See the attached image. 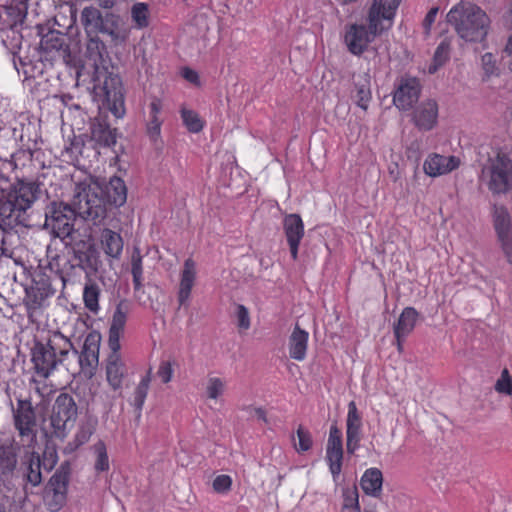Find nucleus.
<instances>
[{
    "label": "nucleus",
    "instance_id": "obj_1",
    "mask_svg": "<svg viewBox=\"0 0 512 512\" xmlns=\"http://www.w3.org/2000/svg\"><path fill=\"white\" fill-rule=\"evenodd\" d=\"M401 0H373L369 11V28L353 24L346 28L344 41L354 55L362 54L377 34L392 27Z\"/></svg>",
    "mask_w": 512,
    "mask_h": 512
},
{
    "label": "nucleus",
    "instance_id": "obj_2",
    "mask_svg": "<svg viewBox=\"0 0 512 512\" xmlns=\"http://www.w3.org/2000/svg\"><path fill=\"white\" fill-rule=\"evenodd\" d=\"M447 22L465 42L481 43L487 36L490 18L479 6L460 2L447 13Z\"/></svg>",
    "mask_w": 512,
    "mask_h": 512
},
{
    "label": "nucleus",
    "instance_id": "obj_3",
    "mask_svg": "<svg viewBox=\"0 0 512 512\" xmlns=\"http://www.w3.org/2000/svg\"><path fill=\"white\" fill-rule=\"evenodd\" d=\"M102 194L100 183L92 177H86L75 183L71 204L81 218L100 224L107 215L106 201Z\"/></svg>",
    "mask_w": 512,
    "mask_h": 512
},
{
    "label": "nucleus",
    "instance_id": "obj_4",
    "mask_svg": "<svg viewBox=\"0 0 512 512\" xmlns=\"http://www.w3.org/2000/svg\"><path fill=\"white\" fill-rule=\"evenodd\" d=\"M481 178L494 195L512 191V159L503 152H497L482 168Z\"/></svg>",
    "mask_w": 512,
    "mask_h": 512
},
{
    "label": "nucleus",
    "instance_id": "obj_5",
    "mask_svg": "<svg viewBox=\"0 0 512 512\" xmlns=\"http://www.w3.org/2000/svg\"><path fill=\"white\" fill-rule=\"evenodd\" d=\"M101 106L109 110L116 118L125 115V100L121 78L112 73L105 75L103 83L94 87Z\"/></svg>",
    "mask_w": 512,
    "mask_h": 512
},
{
    "label": "nucleus",
    "instance_id": "obj_6",
    "mask_svg": "<svg viewBox=\"0 0 512 512\" xmlns=\"http://www.w3.org/2000/svg\"><path fill=\"white\" fill-rule=\"evenodd\" d=\"M78 215L72 204L53 202L46 210L45 226L60 238L67 237L73 231L75 216Z\"/></svg>",
    "mask_w": 512,
    "mask_h": 512
},
{
    "label": "nucleus",
    "instance_id": "obj_7",
    "mask_svg": "<svg viewBox=\"0 0 512 512\" xmlns=\"http://www.w3.org/2000/svg\"><path fill=\"white\" fill-rule=\"evenodd\" d=\"M77 405L73 397L61 393L52 407L50 422L56 432H63L74 426L77 418Z\"/></svg>",
    "mask_w": 512,
    "mask_h": 512
},
{
    "label": "nucleus",
    "instance_id": "obj_8",
    "mask_svg": "<svg viewBox=\"0 0 512 512\" xmlns=\"http://www.w3.org/2000/svg\"><path fill=\"white\" fill-rule=\"evenodd\" d=\"M38 191L39 186L34 182L18 181L8 193L7 202L4 204L3 210H6V205L9 206V214L7 216H11L14 212H25L37 199Z\"/></svg>",
    "mask_w": 512,
    "mask_h": 512
},
{
    "label": "nucleus",
    "instance_id": "obj_9",
    "mask_svg": "<svg viewBox=\"0 0 512 512\" xmlns=\"http://www.w3.org/2000/svg\"><path fill=\"white\" fill-rule=\"evenodd\" d=\"M69 476L70 465L68 462H65L60 465L48 482L46 494L49 497L50 493H52V499L48 505L53 511L60 510L66 502Z\"/></svg>",
    "mask_w": 512,
    "mask_h": 512
},
{
    "label": "nucleus",
    "instance_id": "obj_10",
    "mask_svg": "<svg viewBox=\"0 0 512 512\" xmlns=\"http://www.w3.org/2000/svg\"><path fill=\"white\" fill-rule=\"evenodd\" d=\"M31 399H18L13 409L14 424L22 437L32 439L34 436L36 415Z\"/></svg>",
    "mask_w": 512,
    "mask_h": 512
},
{
    "label": "nucleus",
    "instance_id": "obj_11",
    "mask_svg": "<svg viewBox=\"0 0 512 512\" xmlns=\"http://www.w3.org/2000/svg\"><path fill=\"white\" fill-rule=\"evenodd\" d=\"M130 311L131 305L127 300H121L117 303L109 328L108 345L110 350H120V339L124 335V329Z\"/></svg>",
    "mask_w": 512,
    "mask_h": 512
},
{
    "label": "nucleus",
    "instance_id": "obj_12",
    "mask_svg": "<svg viewBox=\"0 0 512 512\" xmlns=\"http://www.w3.org/2000/svg\"><path fill=\"white\" fill-rule=\"evenodd\" d=\"M460 164L457 156L431 153L423 162V171L427 176L436 178L456 170Z\"/></svg>",
    "mask_w": 512,
    "mask_h": 512
},
{
    "label": "nucleus",
    "instance_id": "obj_13",
    "mask_svg": "<svg viewBox=\"0 0 512 512\" xmlns=\"http://www.w3.org/2000/svg\"><path fill=\"white\" fill-rule=\"evenodd\" d=\"M31 360L35 375L39 378H48L59 364V360L55 358L53 351L46 344L40 342H37L32 348Z\"/></svg>",
    "mask_w": 512,
    "mask_h": 512
},
{
    "label": "nucleus",
    "instance_id": "obj_14",
    "mask_svg": "<svg viewBox=\"0 0 512 512\" xmlns=\"http://www.w3.org/2000/svg\"><path fill=\"white\" fill-rule=\"evenodd\" d=\"M420 84L416 78H402L397 85L393 103L399 110H409L418 101Z\"/></svg>",
    "mask_w": 512,
    "mask_h": 512
},
{
    "label": "nucleus",
    "instance_id": "obj_15",
    "mask_svg": "<svg viewBox=\"0 0 512 512\" xmlns=\"http://www.w3.org/2000/svg\"><path fill=\"white\" fill-rule=\"evenodd\" d=\"M439 108L435 100L421 102L413 112V123L421 131H430L438 123Z\"/></svg>",
    "mask_w": 512,
    "mask_h": 512
},
{
    "label": "nucleus",
    "instance_id": "obj_16",
    "mask_svg": "<svg viewBox=\"0 0 512 512\" xmlns=\"http://www.w3.org/2000/svg\"><path fill=\"white\" fill-rule=\"evenodd\" d=\"M285 236L294 260L298 257V248L304 236V224L298 214H289L283 221Z\"/></svg>",
    "mask_w": 512,
    "mask_h": 512
},
{
    "label": "nucleus",
    "instance_id": "obj_17",
    "mask_svg": "<svg viewBox=\"0 0 512 512\" xmlns=\"http://www.w3.org/2000/svg\"><path fill=\"white\" fill-rule=\"evenodd\" d=\"M196 279V262L192 258H188L184 261L183 269L180 274V283L178 290V301L180 305H184L189 300Z\"/></svg>",
    "mask_w": 512,
    "mask_h": 512
},
{
    "label": "nucleus",
    "instance_id": "obj_18",
    "mask_svg": "<svg viewBox=\"0 0 512 512\" xmlns=\"http://www.w3.org/2000/svg\"><path fill=\"white\" fill-rule=\"evenodd\" d=\"M162 108V101L157 97H153L148 105L146 131L153 142H157L161 138V126L163 120L161 119L160 114Z\"/></svg>",
    "mask_w": 512,
    "mask_h": 512
},
{
    "label": "nucleus",
    "instance_id": "obj_19",
    "mask_svg": "<svg viewBox=\"0 0 512 512\" xmlns=\"http://www.w3.org/2000/svg\"><path fill=\"white\" fill-rule=\"evenodd\" d=\"M309 333L296 325L288 338V352L291 359L303 361L307 355Z\"/></svg>",
    "mask_w": 512,
    "mask_h": 512
},
{
    "label": "nucleus",
    "instance_id": "obj_20",
    "mask_svg": "<svg viewBox=\"0 0 512 512\" xmlns=\"http://www.w3.org/2000/svg\"><path fill=\"white\" fill-rule=\"evenodd\" d=\"M124 373L125 368L120 350H111L106 363V378L114 390L121 388Z\"/></svg>",
    "mask_w": 512,
    "mask_h": 512
},
{
    "label": "nucleus",
    "instance_id": "obj_21",
    "mask_svg": "<svg viewBox=\"0 0 512 512\" xmlns=\"http://www.w3.org/2000/svg\"><path fill=\"white\" fill-rule=\"evenodd\" d=\"M26 10L27 7L23 2L3 7L0 10V20L3 25L1 30L9 28L14 32L23 23L26 17Z\"/></svg>",
    "mask_w": 512,
    "mask_h": 512
},
{
    "label": "nucleus",
    "instance_id": "obj_22",
    "mask_svg": "<svg viewBox=\"0 0 512 512\" xmlns=\"http://www.w3.org/2000/svg\"><path fill=\"white\" fill-rule=\"evenodd\" d=\"M362 432V417L357 409L356 403L351 401L348 404L346 419L347 448L356 446Z\"/></svg>",
    "mask_w": 512,
    "mask_h": 512
},
{
    "label": "nucleus",
    "instance_id": "obj_23",
    "mask_svg": "<svg viewBox=\"0 0 512 512\" xmlns=\"http://www.w3.org/2000/svg\"><path fill=\"white\" fill-rule=\"evenodd\" d=\"M106 204L109 203L115 207H121L127 200V188L125 182L118 176L110 178L103 189Z\"/></svg>",
    "mask_w": 512,
    "mask_h": 512
},
{
    "label": "nucleus",
    "instance_id": "obj_24",
    "mask_svg": "<svg viewBox=\"0 0 512 512\" xmlns=\"http://www.w3.org/2000/svg\"><path fill=\"white\" fill-rule=\"evenodd\" d=\"M383 475L378 468L367 469L361 477L360 486L364 493L374 499L382 495Z\"/></svg>",
    "mask_w": 512,
    "mask_h": 512
},
{
    "label": "nucleus",
    "instance_id": "obj_25",
    "mask_svg": "<svg viewBox=\"0 0 512 512\" xmlns=\"http://www.w3.org/2000/svg\"><path fill=\"white\" fill-rule=\"evenodd\" d=\"M100 243L107 256L114 259H118L121 256L124 242L119 233L108 228L103 229L100 236Z\"/></svg>",
    "mask_w": 512,
    "mask_h": 512
},
{
    "label": "nucleus",
    "instance_id": "obj_26",
    "mask_svg": "<svg viewBox=\"0 0 512 512\" xmlns=\"http://www.w3.org/2000/svg\"><path fill=\"white\" fill-rule=\"evenodd\" d=\"M99 32L108 34L114 42L119 43L125 42L129 35L128 29L121 26V18L112 13L105 15V21Z\"/></svg>",
    "mask_w": 512,
    "mask_h": 512
},
{
    "label": "nucleus",
    "instance_id": "obj_27",
    "mask_svg": "<svg viewBox=\"0 0 512 512\" xmlns=\"http://www.w3.org/2000/svg\"><path fill=\"white\" fill-rule=\"evenodd\" d=\"M65 36L58 31H49L43 35L40 40V48L51 57L63 55L65 53Z\"/></svg>",
    "mask_w": 512,
    "mask_h": 512
},
{
    "label": "nucleus",
    "instance_id": "obj_28",
    "mask_svg": "<svg viewBox=\"0 0 512 512\" xmlns=\"http://www.w3.org/2000/svg\"><path fill=\"white\" fill-rule=\"evenodd\" d=\"M492 220L498 238L512 235L511 216L504 205H494Z\"/></svg>",
    "mask_w": 512,
    "mask_h": 512
},
{
    "label": "nucleus",
    "instance_id": "obj_29",
    "mask_svg": "<svg viewBox=\"0 0 512 512\" xmlns=\"http://www.w3.org/2000/svg\"><path fill=\"white\" fill-rule=\"evenodd\" d=\"M417 319V311L412 307H406L394 325L395 338L405 339L413 331Z\"/></svg>",
    "mask_w": 512,
    "mask_h": 512
},
{
    "label": "nucleus",
    "instance_id": "obj_30",
    "mask_svg": "<svg viewBox=\"0 0 512 512\" xmlns=\"http://www.w3.org/2000/svg\"><path fill=\"white\" fill-rule=\"evenodd\" d=\"M227 390V381L218 376H209L204 383V396L215 404L223 401Z\"/></svg>",
    "mask_w": 512,
    "mask_h": 512
},
{
    "label": "nucleus",
    "instance_id": "obj_31",
    "mask_svg": "<svg viewBox=\"0 0 512 512\" xmlns=\"http://www.w3.org/2000/svg\"><path fill=\"white\" fill-rule=\"evenodd\" d=\"M46 345L51 351H53V354L55 355V358L59 360V363L64 360L73 348L70 339L60 332H53Z\"/></svg>",
    "mask_w": 512,
    "mask_h": 512
},
{
    "label": "nucleus",
    "instance_id": "obj_32",
    "mask_svg": "<svg viewBox=\"0 0 512 512\" xmlns=\"http://www.w3.org/2000/svg\"><path fill=\"white\" fill-rule=\"evenodd\" d=\"M355 102L363 110H367L371 100L370 77L367 73L360 75L355 82Z\"/></svg>",
    "mask_w": 512,
    "mask_h": 512
},
{
    "label": "nucleus",
    "instance_id": "obj_33",
    "mask_svg": "<svg viewBox=\"0 0 512 512\" xmlns=\"http://www.w3.org/2000/svg\"><path fill=\"white\" fill-rule=\"evenodd\" d=\"M100 289L96 283L88 282L84 286L83 301L85 307L93 314L100 311L99 305Z\"/></svg>",
    "mask_w": 512,
    "mask_h": 512
},
{
    "label": "nucleus",
    "instance_id": "obj_34",
    "mask_svg": "<svg viewBox=\"0 0 512 512\" xmlns=\"http://www.w3.org/2000/svg\"><path fill=\"white\" fill-rule=\"evenodd\" d=\"M81 21L87 30L99 31L105 21V16L103 17L95 7H85L81 14Z\"/></svg>",
    "mask_w": 512,
    "mask_h": 512
},
{
    "label": "nucleus",
    "instance_id": "obj_35",
    "mask_svg": "<svg viewBox=\"0 0 512 512\" xmlns=\"http://www.w3.org/2000/svg\"><path fill=\"white\" fill-rule=\"evenodd\" d=\"M31 382L33 393L40 398V402L37 405L45 406L54 392L53 386L47 382V378H39L36 375L33 376Z\"/></svg>",
    "mask_w": 512,
    "mask_h": 512
},
{
    "label": "nucleus",
    "instance_id": "obj_36",
    "mask_svg": "<svg viewBox=\"0 0 512 512\" xmlns=\"http://www.w3.org/2000/svg\"><path fill=\"white\" fill-rule=\"evenodd\" d=\"M180 113L183 124L189 132L199 133L203 129L204 121L196 111L183 107Z\"/></svg>",
    "mask_w": 512,
    "mask_h": 512
},
{
    "label": "nucleus",
    "instance_id": "obj_37",
    "mask_svg": "<svg viewBox=\"0 0 512 512\" xmlns=\"http://www.w3.org/2000/svg\"><path fill=\"white\" fill-rule=\"evenodd\" d=\"M149 7L146 3L137 2L131 8V17L138 29L146 28L149 25Z\"/></svg>",
    "mask_w": 512,
    "mask_h": 512
},
{
    "label": "nucleus",
    "instance_id": "obj_38",
    "mask_svg": "<svg viewBox=\"0 0 512 512\" xmlns=\"http://www.w3.org/2000/svg\"><path fill=\"white\" fill-rule=\"evenodd\" d=\"M131 273L135 290H139L143 284L142 255L138 248H135L131 256Z\"/></svg>",
    "mask_w": 512,
    "mask_h": 512
},
{
    "label": "nucleus",
    "instance_id": "obj_39",
    "mask_svg": "<svg viewBox=\"0 0 512 512\" xmlns=\"http://www.w3.org/2000/svg\"><path fill=\"white\" fill-rule=\"evenodd\" d=\"M27 481L33 486H38L42 481L41 475V458L38 453L33 450L29 459Z\"/></svg>",
    "mask_w": 512,
    "mask_h": 512
},
{
    "label": "nucleus",
    "instance_id": "obj_40",
    "mask_svg": "<svg viewBox=\"0 0 512 512\" xmlns=\"http://www.w3.org/2000/svg\"><path fill=\"white\" fill-rule=\"evenodd\" d=\"M333 480L337 481L342 471L343 450H327L325 457Z\"/></svg>",
    "mask_w": 512,
    "mask_h": 512
},
{
    "label": "nucleus",
    "instance_id": "obj_41",
    "mask_svg": "<svg viewBox=\"0 0 512 512\" xmlns=\"http://www.w3.org/2000/svg\"><path fill=\"white\" fill-rule=\"evenodd\" d=\"M151 382V371L144 376L139 382L134 392L133 404L136 408L141 409L148 394L149 385Z\"/></svg>",
    "mask_w": 512,
    "mask_h": 512
},
{
    "label": "nucleus",
    "instance_id": "obj_42",
    "mask_svg": "<svg viewBox=\"0 0 512 512\" xmlns=\"http://www.w3.org/2000/svg\"><path fill=\"white\" fill-rule=\"evenodd\" d=\"M17 464V455L14 450H0V473L2 475L11 474Z\"/></svg>",
    "mask_w": 512,
    "mask_h": 512
},
{
    "label": "nucleus",
    "instance_id": "obj_43",
    "mask_svg": "<svg viewBox=\"0 0 512 512\" xmlns=\"http://www.w3.org/2000/svg\"><path fill=\"white\" fill-rule=\"evenodd\" d=\"M449 52L450 43L446 40L442 41L435 51L434 64L429 68L430 73L436 72L438 67L446 62V60L449 58Z\"/></svg>",
    "mask_w": 512,
    "mask_h": 512
},
{
    "label": "nucleus",
    "instance_id": "obj_44",
    "mask_svg": "<svg viewBox=\"0 0 512 512\" xmlns=\"http://www.w3.org/2000/svg\"><path fill=\"white\" fill-rule=\"evenodd\" d=\"M342 496L344 509H354L358 512L360 511L359 494L356 486L344 488Z\"/></svg>",
    "mask_w": 512,
    "mask_h": 512
},
{
    "label": "nucleus",
    "instance_id": "obj_45",
    "mask_svg": "<svg viewBox=\"0 0 512 512\" xmlns=\"http://www.w3.org/2000/svg\"><path fill=\"white\" fill-rule=\"evenodd\" d=\"M494 388L497 393L512 397V377L507 369L501 372Z\"/></svg>",
    "mask_w": 512,
    "mask_h": 512
},
{
    "label": "nucleus",
    "instance_id": "obj_46",
    "mask_svg": "<svg viewBox=\"0 0 512 512\" xmlns=\"http://www.w3.org/2000/svg\"><path fill=\"white\" fill-rule=\"evenodd\" d=\"M174 366V360L167 359L160 362L156 375L162 383L167 384L172 380L174 375Z\"/></svg>",
    "mask_w": 512,
    "mask_h": 512
},
{
    "label": "nucleus",
    "instance_id": "obj_47",
    "mask_svg": "<svg viewBox=\"0 0 512 512\" xmlns=\"http://www.w3.org/2000/svg\"><path fill=\"white\" fill-rule=\"evenodd\" d=\"M232 478L229 475L221 474L215 477L212 487L217 493H227L231 490Z\"/></svg>",
    "mask_w": 512,
    "mask_h": 512
},
{
    "label": "nucleus",
    "instance_id": "obj_48",
    "mask_svg": "<svg viewBox=\"0 0 512 512\" xmlns=\"http://www.w3.org/2000/svg\"><path fill=\"white\" fill-rule=\"evenodd\" d=\"M483 71L487 77L498 74V67L495 56L492 53H485L481 58Z\"/></svg>",
    "mask_w": 512,
    "mask_h": 512
},
{
    "label": "nucleus",
    "instance_id": "obj_49",
    "mask_svg": "<svg viewBox=\"0 0 512 512\" xmlns=\"http://www.w3.org/2000/svg\"><path fill=\"white\" fill-rule=\"evenodd\" d=\"M235 313L238 327L242 330H248L251 325L248 309L244 305L240 304L237 305Z\"/></svg>",
    "mask_w": 512,
    "mask_h": 512
},
{
    "label": "nucleus",
    "instance_id": "obj_50",
    "mask_svg": "<svg viewBox=\"0 0 512 512\" xmlns=\"http://www.w3.org/2000/svg\"><path fill=\"white\" fill-rule=\"evenodd\" d=\"M242 410L246 412L249 418L255 419L259 422L267 423L266 413L262 408L246 405L242 407Z\"/></svg>",
    "mask_w": 512,
    "mask_h": 512
},
{
    "label": "nucleus",
    "instance_id": "obj_51",
    "mask_svg": "<svg viewBox=\"0 0 512 512\" xmlns=\"http://www.w3.org/2000/svg\"><path fill=\"white\" fill-rule=\"evenodd\" d=\"M110 467L109 457L106 450H97V457L94 468L96 472L108 471Z\"/></svg>",
    "mask_w": 512,
    "mask_h": 512
},
{
    "label": "nucleus",
    "instance_id": "obj_52",
    "mask_svg": "<svg viewBox=\"0 0 512 512\" xmlns=\"http://www.w3.org/2000/svg\"><path fill=\"white\" fill-rule=\"evenodd\" d=\"M103 49V44L98 39H91L87 44V52L89 57L93 59L94 65H96L98 58L101 57V50Z\"/></svg>",
    "mask_w": 512,
    "mask_h": 512
},
{
    "label": "nucleus",
    "instance_id": "obj_53",
    "mask_svg": "<svg viewBox=\"0 0 512 512\" xmlns=\"http://www.w3.org/2000/svg\"><path fill=\"white\" fill-rule=\"evenodd\" d=\"M327 448H342V433L336 425L330 427Z\"/></svg>",
    "mask_w": 512,
    "mask_h": 512
},
{
    "label": "nucleus",
    "instance_id": "obj_54",
    "mask_svg": "<svg viewBox=\"0 0 512 512\" xmlns=\"http://www.w3.org/2000/svg\"><path fill=\"white\" fill-rule=\"evenodd\" d=\"M57 450H43V460H41V467L50 471L57 463Z\"/></svg>",
    "mask_w": 512,
    "mask_h": 512
},
{
    "label": "nucleus",
    "instance_id": "obj_55",
    "mask_svg": "<svg viewBox=\"0 0 512 512\" xmlns=\"http://www.w3.org/2000/svg\"><path fill=\"white\" fill-rule=\"evenodd\" d=\"M297 436L299 440V448H311L313 442L308 430L304 429L302 426H299L297 429Z\"/></svg>",
    "mask_w": 512,
    "mask_h": 512
},
{
    "label": "nucleus",
    "instance_id": "obj_56",
    "mask_svg": "<svg viewBox=\"0 0 512 512\" xmlns=\"http://www.w3.org/2000/svg\"><path fill=\"white\" fill-rule=\"evenodd\" d=\"M501 248L509 263H512V234L498 238Z\"/></svg>",
    "mask_w": 512,
    "mask_h": 512
},
{
    "label": "nucleus",
    "instance_id": "obj_57",
    "mask_svg": "<svg viewBox=\"0 0 512 512\" xmlns=\"http://www.w3.org/2000/svg\"><path fill=\"white\" fill-rule=\"evenodd\" d=\"M92 435V431L90 427H81L76 435L77 445H84L90 436Z\"/></svg>",
    "mask_w": 512,
    "mask_h": 512
},
{
    "label": "nucleus",
    "instance_id": "obj_58",
    "mask_svg": "<svg viewBox=\"0 0 512 512\" xmlns=\"http://www.w3.org/2000/svg\"><path fill=\"white\" fill-rule=\"evenodd\" d=\"M181 74L187 81L191 83L197 84L199 81V76L197 72L190 68H184Z\"/></svg>",
    "mask_w": 512,
    "mask_h": 512
},
{
    "label": "nucleus",
    "instance_id": "obj_59",
    "mask_svg": "<svg viewBox=\"0 0 512 512\" xmlns=\"http://www.w3.org/2000/svg\"><path fill=\"white\" fill-rule=\"evenodd\" d=\"M438 13V8H432L426 15L424 19V27L426 30H429L431 25L434 23L436 16Z\"/></svg>",
    "mask_w": 512,
    "mask_h": 512
},
{
    "label": "nucleus",
    "instance_id": "obj_60",
    "mask_svg": "<svg viewBox=\"0 0 512 512\" xmlns=\"http://www.w3.org/2000/svg\"><path fill=\"white\" fill-rule=\"evenodd\" d=\"M26 303L33 308L40 306V301H38L33 288L27 291Z\"/></svg>",
    "mask_w": 512,
    "mask_h": 512
},
{
    "label": "nucleus",
    "instance_id": "obj_61",
    "mask_svg": "<svg viewBox=\"0 0 512 512\" xmlns=\"http://www.w3.org/2000/svg\"><path fill=\"white\" fill-rule=\"evenodd\" d=\"M364 512H379L376 508V505L367 503L364 506Z\"/></svg>",
    "mask_w": 512,
    "mask_h": 512
},
{
    "label": "nucleus",
    "instance_id": "obj_62",
    "mask_svg": "<svg viewBox=\"0 0 512 512\" xmlns=\"http://www.w3.org/2000/svg\"><path fill=\"white\" fill-rule=\"evenodd\" d=\"M505 51L508 54H512V36L508 39V42H507L506 47H505Z\"/></svg>",
    "mask_w": 512,
    "mask_h": 512
},
{
    "label": "nucleus",
    "instance_id": "obj_63",
    "mask_svg": "<svg viewBox=\"0 0 512 512\" xmlns=\"http://www.w3.org/2000/svg\"><path fill=\"white\" fill-rule=\"evenodd\" d=\"M116 0H101L102 2V5L105 7V8H109V7H112L114 5Z\"/></svg>",
    "mask_w": 512,
    "mask_h": 512
},
{
    "label": "nucleus",
    "instance_id": "obj_64",
    "mask_svg": "<svg viewBox=\"0 0 512 512\" xmlns=\"http://www.w3.org/2000/svg\"><path fill=\"white\" fill-rule=\"evenodd\" d=\"M404 340H405V339H399V338H396V341H397V349H398V351H399V352H401V351H402V349H403V341H404Z\"/></svg>",
    "mask_w": 512,
    "mask_h": 512
}]
</instances>
